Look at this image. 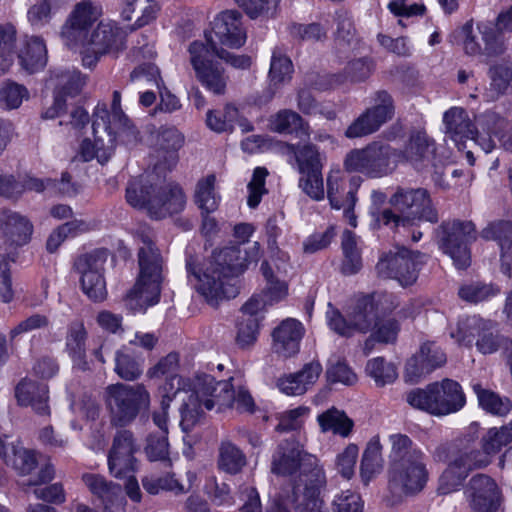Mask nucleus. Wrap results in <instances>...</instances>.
I'll return each instance as SVG.
<instances>
[{
  "label": "nucleus",
  "instance_id": "1",
  "mask_svg": "<svg viewBox=\"0 0 512 512\" xmlns=\"http://www.w3.org/2000/svg\"><path fill=\"white\" fill-rule=\"evenodd\" d=\"M101 5L90 0L76 3L61 27L63 44L80 54L82 65L92 69L104 55L117 56L126 47V34L115 23L101 21Z\"/></svg>",
  "mask_w": 512,
  "mask_h": 512
},
{
  "label": "nucleus",
  "instance_id": "2",
  "mask_svg": "<svg viewBox=\"0 0 512 512\" xmlns=\"http://www.w3.org/2000/svg\"><path fill=\"white\" fill-rule=\"evenodd\" d=\"M260 256L258 242L245 251L239 246L225 247L214 252L200 268L188 264L190 281L209 304L217 305L221 300L237 295V288L231 280L243 273L251 262H257Z\"/></svg>",
  "mask_w": 512,
  "mask_h": 512
},
{
  "label": "nucleus",
  "instance_id": "3",
  "mask_svg": "<svg viewBox=\"0 0 512 512\" xmlns=\"http://www.w3.org/2000/svg\"><path fill=\"white\" fill-rule=\"evenodd\" d=\"M300 471L292 495L283 500L291 502L296 512H322L321 489L326 483L323 467L316 456L303 450L295 440L280 443L272 457V472L291 475Z\"/></svg>",
  "mask_w": 512,
  "mask_h": 512
},
{
  "label": "nucleus",
  "instance_id": "4",
  "mask_svg": "<svg viewBox=\"0 0 512 512\" xmlns=\"http://www.w3.org/2000/svg\"><path fill=\"white\" fill-rule=\"evenodd\" d=\"M233 378L216 381L212 375L196 374L192 383V394L181 409L180 426L186 433L198 425L204 410L223 412L235 409L240 413H253L255 402L243 386H235Z\"/></svg>",
  "mask_w": 512,
  "mask_h": 512
},
{
  "label": "nucleus",
  "instance_id": "5",
  "mask_svg": "<svg viewBox=\"0 0 512 512\" xmlns=\"http://www.w3.org/2000/svg\"><path fill=\"white\" fill-rule=\"evenodd\" d=\"M512 442V418L501 428H490L482 437V449L464 448L458 450L439 478V491L443 494L457 490L475 469L491 463L493 455Z\"/></svg>",
  "mask_w": 512,
  "mask_h": 512
},
{
  "label": "nucleus",
  "instance_id": "6",
  "mask_svg": "<svg viewBox=\"0 0 512 512\" xmlns=\"http://www.w3.org/2000/svg\"><path fill=\"white\" fill-rule=\"evenodd\" d=\"M391 444L389 487L393 493L410 495L420 492L427 483L425 453L412 439L401 433L389 436Z\"/></svg>",
  "mask_w": 512,
  "mask_h": 512
},
{
  "label": "nucleus",
  "instance_id": "7",
  "mask_svg": "<svg viewBox=\"0 0 512 512\" xmlns=\"http://www.w3.org/2000/svg\"><path fill=\"white\" fill-rule=\"evenodd\" d=\"M443 122L446 134L459 149L462 148L464 140L471 139L488 153L495 147L497 139L505 149L512 150V133L508 124L493 114H487L478 120L482 132L474 126L468 113L460 107H452L446 111Z\"/></svg>",
  "mask_w": 512,
  "mask_h": 512
},
{
  "label": "nucleus",
  "instance_id": "8",
  "mask_svg": "<svg viewBox=\"0 0 512 512\" xmlns=\"http://www.w3.org/2000/svg\"><path fill=\"white\" fill-rule=\"evenodd\" d=\"M126 200L132 207L145 210L154 219L179 213L186 205V196L179 185H158L150 176L130 180Z\"/></svg>",
  "mask_w": 512,
  "mask_h": 512
},
{
  "label": "nucleus",
  "instance_id": "9",
  "mask_svg": "<svg viewBox=\"0 0 512 512\" xmlns=\"http://www.w3.org/2000/svg\"><path fill=\"white\" fill-rule=\"evenodd\" d=\"M140 240L139 276L124 298L126 308L132 312H144L155 305L161 293L162 258L149 235H141Z\"/></svg>",
  "mask_w": 512,
  "mask_h": 512
},
{
  "label": "nucleus",
  "instance_id": "10",
  "mask_svg": "<svg viewBox=\"0 0 512 512\" xmlns=\"http://www.w3.org/2000/svg\"><path fill=\"white\" fill-rule=\"evenodd\" d=\"M406 401L414 409L442 417L460 411L466 404V396L457 381L445 378L410 390Z\"/></svg>",
  "mask_w": 512,
  "mask_h": 512
},
{
  "label": "nucleus",
  "instance_id": "11",
  "mask_svg": "<svg viewBox=\"0 0 512 512\" xmlns=\"http://www.w3.org/2000/svg\"><path fill=\"white\" fill-rule=\"evenodd\" d=\"M389 203L402 216L395 214L391 209H384L376 217L379 225L396 228L399 225H404L410 219L438 222L437 210L433 207L426 189H398L390 198Z\"/></svg>",
  "mask_w": 512,
  "mask_h": 512
},
{
  "label": "nucleus",
  "instance_id": "12",
  "mask_svg": "<svg viewBox=\"0 0 512 512\" xmlns=\"http://www.w3.org/2000/svg\"><path fill=\"white\" fill-rule=\"evenodd\" d=\"M150 393L143 384L128 385L117 383L105 390V403L110 414V422L116 427L131 424L141 410L150 407Z\"/></svg>",
  "mask_w": 512,
  "mask_h": 512
},
{
  "label": "nucleus",
  "instance_id": "13",
  "mask_svg": "<svg viewBox=\"0 0 512 512\" xmlns=\"http://www.w3.org/2000/svg\"><path fill=\"white\" fill-rule=\"evenodd\" d=\"M396 149L382 142H372L363 148L349 151L344 158V169L378 179L392 174L397 168Z\"/></svg>",
  "mask_w": 512,
  "mask_h": 512
},
{
  "label": "nucleus",
  "instance_id": "14",
  "mask_svg": "<svg viewBox=\"0 0 512 512\" xmlns=\"http://www.w3.org/2000/svg\"><path fill=\"white\" fill-rule=\"evenodd\" d=\"M451 337L465 346L471 345L473 339L477 337L476 347L482 354H492L501 347L508 349V345L512 346L508 339L497 333L492 321L477 316L459 321L457 329L451 332Z\"/></svg>",
  "mask_w": 512,
  "mask_h": 512
},
{
  "label": "nucleus",
  "instance_id": "15",
  "mask_svg": "<svg viewBox=\"0 0 512 512\" xmlns=\"http://www.w3.org/2000/svg\"><path fill=\"white\" fill-rule=\"evenodd\" d=\"M190 63L194 69L196 79L210 93L222 96L226 93L229 76L218 62H213L211 48L204 43L194 41L189 45Z\"/></svg>",
  "mask_w": 512,
  "mask_h": 512
},
{
  "label": "nucleus",
  "instance_id": "16",
  "mask_svg": "<svg viewBox=\"0 0 512 512\" xmlns=\"http://www.w3.org/2000/svg\"><path fill=\"white\" fill-rule=\"evenodd\" d=\"M441 249L448 254L459 269L470 265L468 243L476 239V227L471 221L453 220L439 228Z\"/></svg>",
  "mask_w": 512,
  "mask_h": 512
},
{
  "label": "nucleus",
  "instance_id": "17",
  "mask_svg": "<svg viewBox=\"0 0 512 512\" xmlns=\"http://www.w3.org/2000/svg\"><path fill=\"white\" fill-rule=\"evenodd\" d=\"M328 326L343 337H351L356 333H367L376 324L378 318L373 310V303L365 296L359 298L347 317L339 310L329 306L326 312Z\"/></svg>",
  "mask_w": 512,
  "mask_h": 512
},
{
  "label": "nucleus",
  "instance_id": "18",
  "mask_svg": "<svg viewBox=\"0 0 512 512\" xmlns=\"http://www.w3.org/2000/svg\"><path fill=\"white\" fill-rule=\"evenodd\" d=\"M93 120L96 121L97 128L104 130L111 129L118 133L124 146L134 147L141 140L138 128L122 110L121 94L119 91L113 92L110 109L105 105L96 107Z\"/></svg>",
  "mask_w": 512,
  "mask_h": 512
},
{
  "label": "nucleus",
  "instance_id": "19",
  "mask_svg": "<svg viewBox=\"0 0 512 512\" xmlns=\"http://www.w3.org/2000/svg\"><path fill=\"white\" fill-rule=\"evenodd\" d=\"M463 37V49L471 56H483L487 59L502 55L506 46L496 29L485 23H480L476 28L467 22L461 30Z\"/></svg>",
  "mask_w": 512,
  "mask_h": 512
},
{
  "label": "nucleus",
  "instance_id": "20",
  "mask_svg": "<svg viewBox=\"0 0 512 512\" xmlns=\"http://www.w3.org/2000/svg\"><path fill=\"white\" fill-rule=\"evenodd\" d=\"M139 446L130 430H118L112 440L108 452V468L110 474L118 479L134 473L137 469L135 454Z\"/></svg>",
  "mask_w": 512,
  "mask_h": 512
},
{
  "label": "nucleus",
  "instance_id": "21",
  "mask_svg": "<svg viewBox=\"0 0 512 512\" xmlns=\"http://www.w3.org/2000/svg\"><path fill=\"white\" fill-rule=\"evenodd\" d=\"M394 115V105L391 96L380 91L376 94L375 104L367 109L346 129L345 136L359 138L377 131Z\"/></svg>",
  "mask_w": 512,
  "mask_h": 512
},
{
  "label": "nucleus",
  "instance_id": "22",
  "mask_svg": "<svg viewBox=\"0 0 512 512\" xmlns=\"http://www.w3.org/2000/svg\"><path fill=\"white\" fill-rule=\"evenodd\" d=\"M395 159L397 163H408L418 171L440 167V161L436 155L435 141L424 131L412 133L404 148L402 150L396 149Z\"/></svg>",
  "mask_w": 512,
  "mask_h": 512
},
{
  "label": "nucleus",
  "instance_id": "23",
  "mask_svg": "<svg viewBox=\"0 0 512 512\" xmlns=\"http://www.w3.org/2000/svg\"><path fill=\"white\" fill-rule=\"evenodd\" d=\"M218 44L229 48H240L246 41V31L242 24V15L237 10L220 12L212 22V31L207 35L206 45L210 48V38Z\"/></svg>",
  "mask_w": 512,
  "mask_h": 512
},
{
  "label": "nucleus",
  "instance_id": "24",
  "mask_svg": "<svg viewBox=\"0 0 512 512\" xmlns=\"http://www.w3.org/2000/svg\"><path fill=\"white\" fill-rule=\"evenodd\" d=\"M421 255L402 248L395 254L380 259L376 268L383 277L394 278L402 286H408L417 279Z\"/></svg>",
  "mask_w": 512,
  "mask_h": 512
},
{
  "label": "nucleus",
  "instance_id": "25",
  "mask_svg": "<svg viewBox=\"0 0 512 512\" xmlns=\"http://www.w3.org/2000/svg\"><path fill=\"white\" fill-rule=\"evenodd\" d=\"M82 481L100 502L102 512H125L127 502L120 485L94 473L83 474Z\"/></svg>",
  "mask_w": 512,
  "mask_h": 512
},
{
  "label": "nucleus",
  "instance_id": "26",
  "mask_svg": "<svg viewBox=\"0 0 512 512\" xmlns=\"http://www.w3.org/2000/svg\"><path fill=\"white\" fill-rule=\"evenodd\" d=\"M94 140L84 139L79 147V156L85 162L96 158L104 164L113 156L117 145H124L118 133L114 130H104L96 127V121L92 122Z\"/></svg>",
  "mask_w": 512,
  "mask_h": 512
},
{
  "label": "nucleus",
  "instance_id": "27",
  "mask_svg": "<svg viewBox=\"0 0 512 512\" xmlns=\"http://www.w3.org/2000/svg\"><path fill=\"white\" fill-rule=\"evenodd\" d=\"M446 360V354L440 346L435 342H425L421 345L419 352L407 361L405 377L409 381L416 382L435 369L442 367Z\"/></svg>",
  "mask_w": 512,
  "mask_h": 512
},
{
  "label": "nucleus",
  "instance_id": "28",
  "mask_svg": "<svg viewBox=\"0 0 512 512\" xmlns=\"http://www.w3.org/2000/svg\"><path fill=\"white\" fill-rule=\"evenodd\" d=\"M467 496L475 512H493L499 505L498 486L491 477L484 474H477L470 480Z\"/></svg>",
  "mask_w": 512,
  "mask_h": 512
},
{
  "label": "nucleus",
  "instance_id": "29",
  "mask_svg": "<svg viewBox=\"0 0 512 512\" xmlns=\"http://www.w3.org/2000/svg\"><path fill=\"white\" fill-rule=\"evenodd\" d=\"M283 154L288 157L289 164L294 167L299 174L309 172H322L325 156L313 144L293 145L283 143L281 145Z\"/></svg>",
  "mask_w": 512,
  "mask_h": 512
},
{
  "label": "nucleus",
  "instance_id": "30",
  "mask_svg": "<svg viewBox=\"0 0 512 512\" xmlns=\"http://www.w3.org/2000/svg\"><path fill=\"white\" fill-rule=\"evenodd\" d=\"M304 335V327L296 319L288 318L273 331L274 351L283 356L291 357L298 353L300 341Z\"/></svg>",
  "mask_w": 512,
  "mask_h": 512
},
{
  "label": "nucleus",
  "instance_id": "31",
  "mask_svg": "<svg viewBox=\"0 0 512 512\" xmlns=\"http://www.w3.org/2000/svg\"><path fill=\"white\" fill-rule=\"evenodd\" d=\"M0 228L6 241L15 246L27 244L33 232L31 222L25 216L11 210L1 211Z\"/></svg>",
  "mask_w": 512,
  "mask_h": 512
},
{
  "label": "nucleus",
  "instance_id": "32",
  "mask_svg": "<svg viewBox=\"0 0 512 512\" xmlns=\"http://www.w3.org/2000/svg\"><path fill=\"white\" fill-rule=\"evenodd\" d=\"M18 58L22 68L29 74L42 70L47 64V48L43 38L25 36Z\"/></svg>",
  "mask_w": 512,
  "mask_h": 512
},
{
  "label": "nucleus",
  "instance_id": "33",
  "mask_svg": "<svg viewBox=\"0 0 512 512\" xmlns=\"http://www.w3.org/2000/svg\"><path fill=\"white\" fill-rule=\"evenodd\" d=\"M15 395L22 406H31L38 414L48 415V388L45 384L23 379L16 387Z\"/></svg>",
  "mask_w": 512,
  "mask_h": 512
},
{
  "label": "nucleus",
  "instance_id": "34",
  "mask_svg": "<svg viewBox=\"0 0 512 512\" xmlns=\"http://www.w3.org/2000/svg\"><path fill=\"white\" fill-rule=\"evenodd\" d=\"M481 237L485 240L497 241L501 250L502 266H506L508 272L512 265V222H492L481 231Z\"/></svg>",
  "mask_w": 512,
  "mask_h": 512
},
{
  "label": "nucleus",
  "instance_id": "35",
  "mask_svg": "<svg viewBox=\"0 0 512 512\" xmlns=\"http://www.w3.org/2000/svg\"><path fill=\"white\" fill-rule=\"evenodd\" d=\"M86 338L87 332L83 323L77 322L69 326L66 337V350L76 368L82 371L90 369L86 360Z\"/></svg>",
  "mask_w": 512,
  "mask_h": 512
},
{
  "label": "nucleus",
  "instance_id": "36",
  "mask_svg": "<svg viewBox=\"0 0 512 512\" xmlns=\"http://www.w3.org/2000/svg\"><path fill=\"white\" fill-rule=\"evenodd\" d=\"M270 129L280 134H295L299 138H309V125L302 117L288 109L273 115L269 120Z\"/></svg>",
  "mask_w": 512,
  "mask_h": 512
},
{
  "label": "nucleus",
  "instance_id": "37",
  "mask_svg": "<svg viewBox=\"0 0 512 512\" xmlns=\"http://www.w3.org/2000/svg\"><path fill=\"white\" fill-rule=\"evenodd\" d=\"M158 10L155 0H124L122 17L130 21L136 14L135 27L140 28L154 20Z\"/></svg>",
  "mask_w": 512,
  "mask_h": 512
},
{
  "label": "nucleus",
  "instance_id": "38",
  "mask_svg": "<svg viewBox=\"0 0 512 512\" xmlns=\"http://www.w3.org/2000/svg\"><path fill=\"white\" fill-rule=\"evenodd\" d=\"M322 432H333L342 437H348L352 432L354 423L342 410L331 407L317 416Z\"/></svg>",
  "mask_w": 512,
  "mask_h": 512
},
{
  "label": "nucleus",
  "instance_id": "39",
  "mask_svg": "<svg viewBox=\"0 0 512 512\" xmlns=\"http://www.w3.org/2000/svg\"><path fill=\"white\" fill-rule=\"evenodd\" d=\"M472 388L477 395L480 407L486 412L496 416H505L511 411L512 402L507 397H501L499 394L483 388L480 383H473Z\"/></svg>",
  "mask_w": 512,
  "mask_h": 512
},
{
  "label": "nucleus",
  "instance_id": "40",
  "mask_svg": "<svg viewBox=\"0 0 512 512\" xmlns=\"http://www.w3.org/2000/svg\"><path fill=\"white\" fill-rule=\"evenodd\" d=\"M216 177L209 174L200 179L196 185L195 202L203 213L215 211L220 202V196L215 190Z\"/></svg>",
  "mask_w": 512,
  "mask_h": 512
},
{
  "label": "nucleus",
  "instance_id": "41",
  "mask_svg": "<svg viewBox=\"0 0 512 512\" xmlns=\"http://www.w3.org/2000/svg\"><path fill=\"white\" fill-rule=\"evenodd\" d=\"M382 467V445L380 443V438L378 436H374L367 443V446L364 450L361 465H360V473L362 480L365 483L371 479V477L379 472Z\"/></svg>",
  "mask_w": 512,
  "mask_h": 512
},
{
  "label": "nucleus",
  "instance_id": "42",
  "mask_svg": "<svg viewBox=\"0 0 512 512\" xmlns=\"http://www.w3.org/2000/svg\"><path fill=\"white\" fill-rule=\"evenodd\" d=\"M262 274L266 280L265 296L269 304L279 302L288 295V282L275 275L269 263H262Z\"/></svg>",
  "mask_w": 512,
  "mask_h": 512
},
{
  "label": "nucleus",
  "instance_id": "43",
  "mask_svg": "<svg viewBox=\"0 0 512 512\" xmlns=\"http://www.w3.org/2000/svg\"><path fill=\"white\" fill-rule=\"evenodd\" d=\"M116 374L126 381H134L142 374V365L129 352L127 347H122L115 354Z\"/></svg>",
  "mask_w": 512,
  "mask_h": 512
},
{
  "label": "nucleus",
  "instance_id": "44",
  "mask_svg": "<svg viewBox=\"0 0 512 512\" xmlns=\"http://www.w3.org/2000/svg\"><path fill=\"white\" fill-rule=\"evenodd\" d=\"M491 84L486 93L488 100L504 94L512 83V64L504 63L490 69Z\"/></svg>",
  "mask_w": 512,
  "mask_h": 512
},
{
  "label": "nucleus",
  "instance_id": "45",
  "mask_svg": "<svg viewBox=\"0 0 512 512\" xmlns=\"http://www.w3.org/2000/svg\"><path fill=\"white\" fill-rule=\"evenodd\" d=\"M108 258L106 249H96L80 255L75 261V269L80 276L104 273V266Z\"/></svg>",
  "mask_w": 512,
  "mask_h": 512
},
{
  "label": "nucleus",
  "instance_id": "46",
  "mask_svg": "<svg viewBox=\"0 0 512 512\" xmlns=\"http://www.w3.org/2000/svg\"><path fill=\"white\" fill-rule=\"evenodd\" d=\"M500 293V289L493 284L482 282H473L462 285L459 288V297L469 303H479L487 301Z\"/></svg>",
  "mask_w": 512,
  "mask_h": 512
},
{
  "label": "nucleus",
  "instance_id": "47",
  "mask_svg": "<svg viewBox=\"0 0 512 512\" xmlns=\"http://www.w3.org/2000/svg\"><path fill=\"white\" fill-rule=\"evenodd\" d=\"M245 463V456L238 447L230 442L222 443L218 461L220 469L230 474H236Z\"/></svg>",
  "mask_w": 512,
  "mask_h": 512
},
{
  "label": "nucleus",
  "instance_id": "48",
  "mask_svg": "<svg viewBox=\"0 0 512 512\" xmlns=\"http://www.w3.org/2000/svg\"><path fill=\"white\" fill-rule=\"evenodd\" d=\"M348 191H345L342 172L340 169H332L327 175V197L335 209H341L347 204Z\"/></svg>",
  "mask_w": 512,
  "mask_h": 512
},
{
  "label": "nucleus",
  "instance_id": "49",
  "mask_svg": "<svg viewBox=\"0 0 512 512\" xmlns=\"http://www.w3.org/2000/svg\"><path fill=\"white\" fill-rule=\"evenodd\" d=\"M366 372L378 386L390 384L398 377L396 367L381 357L369 360L366 365Z\"/></svg>",
  "mask_w": 512,
  "mask_h": 512
},
{
  "label": "nucleus",
  "instance_id": "50",
  "mask_svg": "<svg viewBox=\"0 0 512 512\" xmlns=\"http://www.w3.org/2000/svg\"><path fill=\"white\" fill-rule=\"evenodd\" d=\"M374 331L365 342V351L368 354L374 341L381 343H392L396 340L399 325L394 319H379L373 326Z\"/></svg>",
  "mask_w": 512,
  "mask_h": 512
},
{
  "label": "nucleus",
  "instance_id": "51",
  "mask_svg": "<svg viewBox=\"0 0 512 512\" xmlns=\"http://www.w3.org/2000/svg\"><path fill=\"white\" fill-rule=\"evenodd\" d=\"M238 117V109L233 105H226L223 112L208 111L206 123L216 132H226L233 129Z\"/></svg>",
  "mask_w": 512,
  "mask_h": 512
},
{
  "label": "nucleus",
  "instance_id": "52",
  "mask_svg": "<svg viewBox=\"0 0 512 512\" xmlns=\"http://www.w3.org/2000/svg\"><path fill=\"white\" fill-rule=\"evenodd\" d=\"M17 30L11 23L0 24V72L10 64L15 48Z\"/></svg>",
  "mask_w": 512,
  "mask_h": 512
},
{
  "label": "nucleus",
  "instance_id": "53",
  "mask_svg": "<svg viewBox=\"0 0 512 512\" xmlns=\"http://www.w3.org/2000/svg\"><path fill=\"white\" fill-rule=\"evenodd\" d=\"M194 381V377L192 379H184L178 376H172L170 377L169 381L164 386V390L166 391V394L162 396V400L160 403V411H166L168 413L169 407L171 402L173 401V398L175 397L176 393L179 390H184L186 392H189L186 399L183 400V403H185L189 396L192 394V383ZM184 405V404H182ZM183 407V406H181ZM182 408H180L181 410Z\"/></svg>",
  "mask_w": 512,
  "mask_h": 512
},
{
  "label": "nucleus",
  "instance_id": "54",
  "mask_svg": "<svg viewBox=\"0 0 512 512\" xmlns=\"http://www.w3.org/2000/svg\"><path fill=\"white\" fill-rule=\"evenodd\" d=\"M29 98L27 88L16 82H6L0 90V103L7 109L20 107Z\"/></svg>",
  "mask_w": 512,
  "mask_h": 512
},
{
  "label": "nucleus",
  "instance_id": "55",
  "mask_svg": "<svg viewBox=\"0 0 512 512\" xmlns=\"http://www.w3.org/2000/svg\"><path fill=\"white\" fill-rule=\"evenodd\" d=\"M293 65L291 60L281 53L274 52L271 59L269 78L273 85H279L291 79Z\"/></svg>",
  "mask_w": 512,
  "mask_h": 512
},
{
  "label": "nucleus",
  "instance_id": "56",
  "mask_svg": "<svg viewBox=\"0 0 512 512\" xmlns=\"http://www.w3.org/2000/svg\"><path fill=\"white\" fill-rule=\"evenodd\" d=\"M80 284L84 294L91 300L102 301L105 299L107 291L104 273L80 276Z\"/></svg>",
  "mask_w": 512,
  "mask_h": 512
},
{
  "label": "nucleus",
  "instance_id": "57",
  "mask_svg": "<svg viewBox=\"0 0 512 512\" xmlns=\"http://www.w3.org/2000/svg\"><path fill=\"white\" fill-rule=\"evenodd\" d=\"M299 187L307 196L315 201L323 200L325 197L322 172L300 174Z\"/></svg>",
  "mask_w": 512,
  "mask_h": 512
},
{
  "label": "nucleus",
  "instance_id": "58",
  "mask_svg": "<svg viewBox=\"0 0 512 512\" xmlns=\"http://www.w3.org/2000/svg\"><path fill=\"white\" fill-rule=\"evenodd\" d=\"M53 16L50 0H35L27 11V20L35 29H41L51 21Z\"/></svg>",
  "mask_w": 512,
  "mask_h": 512
},
{
  "label": "nucleus",
  "instance_id": "59",
  "mask_svg": "<svg viewBox=\"0 0 512 512\" xmlns=\"http://www.w3.org/2000/svg\"><path fill=\"white\" fill-rule=\"evenodd\" d=\"M184 143L183 135L176 128H164L158 136V144L162 150L167 151L171 164L176 162V151Z\"/></svg>",
  "mask_w": 512,
  "mask_h": 512
},
{
  "label": "nucleus",
  "instance_id": "60",
  "mask_svg": "<svg viewBox=\"0 0 512 512\" xmlns=\"http://www.w3.org/2000/svg\"><path fill=\"white\" fill-rule=\"evenodd\" d=\"M268 250L270 254L269 260L264 261L263 263H269L276 276L286 279L288 272L291 269L289 255L277 247L275 239H269Z\"/></svg>",
  "mask_w": 512,
  "mask_h": 512
},
{
  "label": "nucleus",
  "instance_id": "61",
  "mask_svg": "<svg viewBox=\"0 0 512 512\" xmlns=\"http://www.w3.org/2000/svg\"><path fill=\"white\" fill-rule=\"evenodd\" d=\"M358 453V446L350 443L337 455L335 460L336 469L344 478L350 479L354 475Z\"/></svg>",
  "mask_w": 512,
  "mask_h": 512
},
{
  "label": "nucleus",
  "instance_id": "62",
  "mask_svg": "<svg viewBox=\"0 0 512 512\" xmlns=\"http://www.w3.org/2000/svg\"><path fill=\"white\" fill-rule=\"evenodd\" d=\"M268 172L265 168L257 167L254 172L251 181L248 184V206L250 208H256L261 198L267 193L265 188V178Z\"/></svg>",
  "mask_w": 512,
  "mask_h": 512
},
{
  "label": "nucleus",
  "instance_id": "63",
  "mask_svg": "<svg viewBox=\"0 0 512 512\" xmlns=\"http://www.w3.org/2000/svg\"><path fill=\"white\" fill-rule=\"evenodd\" d=\"M86 84V77L79 71L66 72L61 75V86L56 93H61L62 98L78 95Z\"/></svg>",
  "mask_w": 512,
  "mask_h": 512
},
{
  "label": "nucleus",
  "instance_id": "64",
  "mask_svg": "<svg viewBox=\"0 0 512 512\" xmlns=\"http://www.w3.org/2000/svg\"><path fill=\"white\" fill-rule=\"evenodd\" d=\"M333 509L335 512H361L363 502L359 494L347 490L335 497Z\"/></svg>",
  "mask_w": 512,
  "mask_h": 512
}]
</instances>
